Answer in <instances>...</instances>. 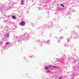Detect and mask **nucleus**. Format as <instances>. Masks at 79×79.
<instances>
[{
  "label": "nucleus",
  "instance_id": "obj_1",
  "mask_svg": "<svg viewBox=\"0 0 79 79\" xmlns=\"http://www.w3.org/2000/svg\"><path fill=\"white\" fill-rule=\"evenodd\" d=\"M25 24H26V23H25V22L22 21L21 22L20 24V26H24V25Z\"/></svg>",
  "mask_w": 79,
  "mask_h": 79
},
{
  "label": "nucleus",
  "instance_id": "obj_2",
  "mask_svg": "<svg viewBox=\"0 0 79 79\" xmlns=\"http://www.w3.org/2000/svg\"><path fill=\"white\" fill-rule=\"evenodd\" d=\"M12 18L13 19H16V17L14 15L12 16Z\"/></svg>",
  "mask_w": 79,
  "mask_h": 79
},
{
  "label": "nucleus",
  "instance_id": "obj_3",
  "mask_svg": "<svg viewBox=\"0 0 79 79\" xmlns=\"http://www.w3.org/2000/svg\"><path fill=\"white\" fill-rule=\"evenodd\" d=\"M24 1H23V0H22L21 1V5H23V2Z\"/></svg>",
  "mask_w": 79,
  "mask_h": 79
},
{
  "label": "nucleus",
  "instance_id": "obj_4",
  "mask_svg": "<svg viewBox=\"0 0 79 79\" xmlns=\"http://www.w3.org/2000/svg\"><path fill=\"white\" fill-rule=\"evenodd\" d=\"M48 69V67H45V69Z\"/></svg>",
  "mask_w": 79,
  "mask_h": 79
},
{
  "label": "nucleus",
  "instance_id": "obj_5",
  "mask_svg": "<svg viewBox=\"0 0 79 79\" xmlns=\"http://www.w3.org/2000/svg\"><path fill=\"white\" fill-rule=\"evenodd\" d=\"M53 68H57L58 67L54 66L53 67Z\"/></svg>",
  "mask_w": 79,
  "mask_h": 79
},
{
  "label": "nucleus",
  "instance_id": "obj_6",
  "mask_svg": "<svg viewBox=\"0 0 79 79\" xmlns=\"http://www.w3.org/2000/svg\"><path fill=\"white\" fill-rule=\"evenodd\" d=\"M47 72L48 73H50V70H47Z\"/></svg>",
  "mask_w": 79,
  "mask_h": 79
},
{
  "label": "nucleus",
  "instance_id": "obj_7",
  "mask_svg": "<svg viewBox=\"0 0 79 79\" xmlns=\"http://www.w3.org/2000/svg\"><path fill=\"white\" fill-rule=\"evenodd\" d=\"M62 78V76L60 77L59 78V79H61Z\"/></svg>",
  "mask_w": 79,
  "mask_h": 79
},
{
  "label": "nucleus",
  "instance_id": "obj_8",
  "mask_svg": "<svg viewBox=\"0 0 79 79\" xmlns=\"http://www.w3.org/2000/svg\"><path fill=\"white\" fill-rule=\"evenodd\" d=\"M61 6H64V5H63V4H61Z\"/></svg>",
  "mask_w": 79,
  "mask_h": 79
},
{
  "label": "nucleus",
  "instance_id": "obj_9",
  "mask_svg": "<svg viewBox=\"0 0 79 79\" xmlns=\"http://www.w3.org/2000/svg\"><path fill=\"white\" fill-rule=\"evenodd\" d=\"M49 67H50L51 68L52 67V65H49Z\"/></svg>",
  "mask_w": 79,
  "mask_h": 79
},
{
  "label": "nucleus",
  "instance_id": "obj_10",
  "mask_svg": "<svg viewBox=\"0 0 79 79\" xmlns=\"http://www.w3.org/2000/svg\"><path fill=\"white\" fill-rule=\"evenodd\" d=\"M6 45H7V44H8V42H6Z\"/></svg>",
  "mask_w": 79,
  "mask_h": 79
}]
</instances>
